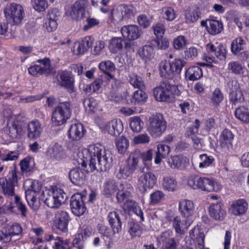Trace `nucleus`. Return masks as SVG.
Masks as SVG:
<instances>
[{"mask_svg":"<svg viewBox=\"0 0 249 249\" xmlns=\"http://www.w3.org/2000/svg\"><path fill=\"white\" fill-rule=\"evenodd\" d=\"M177 86L168 82H164L153 90V95L156 100L160 102H172L175 99V95L178 94Z\"/></svg>","mask_w":249,"mask_h":249,"instance_id":"obj_1","label":"nucleus"},{"mask_svg":"<svg viewBox=\"0 0 249 249\" xmlns=\"http://www.w3.org/2000/svg\"><path fill=\"white\" fill-rule=\"evenodd\" d=\"M42 199L50 208H58L67 199L68 196L63 190L59 188L52 190H46L42 192Z\"/></svg>","mask_w":249,"mask_h":249,"instance_id":"obj_2","label":"nucleus"},{"mask_svg":"<svg viewBox=\"0 0 249 249\" xmlns=\"http://www.w3.org/2000/svg\"><path fill=\"white\" fill-rule=\"evenodd\" d=\"M4 14L7 22L12 25H18L24 18V11L20 4L12 3L4 9Z\"/></svg>","mask_w":249,"mask_h":249,"instance_id":"obj_3","label":"nucleus"},{"mask_svg":"<svg viewBox=\"0 0 249 249\" xmlns=\"http://www.w3.org/2000/svg\"><path fill=\"white\" fill-rule=\"evenodd\" d=\"M147 130L153 138L160 136L166 129V122L161 114H156L149 117Z\"/></svg>","mask_w":249,"mask_h":249,"instance_id":"obj_4","label":"nucleus"},{"mask_svg":"<svg viewBox=\"0 0 249 249\" xmlns=\"http://www.w3.org/2000/svg\"><path fill=\"white\" fill-rule=\"evenodd\" d=\"M70 104L65 102L60 103L53 110L52 121L54 125L58 126L64 124L71 115Z\"/></svg>","mask_w":249,"mask_h":249,"instance_id":"obj_5","label":"nucleus"},{"mask_svg":"<svg viewBox=\"0 0 249 249\" xmlns=\"http://www.w3.org/2000/svg\"><path fill=\"white\" fill-rule=\"evenodd\" d=\"M26 183L30 185V188L26 191V198L34 210H36L39 207L40 202L37 198L42 188L41 184L37 180L28 179Z\"/></svg>","mask_w":249,"mask_h":249,"instance_id":"obj_6","label":"nucleus"},{"mask_svg":"<svg viewBox=\"0 0 249 249\" xmlns=\"http://www.w3.org/2000/svg\"><path fill=\"white\" fill-rule=\"evenodd\" d=\"M88 5L87 0H78L68 9L66 15L73 20L80 21L84 18Z\"/></svg>","mask_w":249,"mask_h":249,"instance_id":"obj_7","label":"nucleus"},{"mask_svg":"<svg viewBox=\"0 0 249 249\" xmlns=\"http://www.w3.org/2000/svg\"><path fill=\"white\" fill-rule=\"evenodd\" d=\"M102 152V155L96 160L89 163L91 172L95 170L100 172L106 171L110 167L112 160L110 152L108 150Z\"/></svg>","mask_w":249,"mask_h":249,"instance_id":"obj_8","label":"nucleus"},{"mask_svg":"<svg viewBox=\"0 0 249 249\" xmlns=\"http://www.w3.org/2000/svg\"><path fill=\"white\" fill-rule=\"evenodd\" d=\"M106 150L104 146L100 144H91L89 146L87 149H84L82 151L83 155V166H86L87 162H92L101 156L103 152H105Z\"/></svg>","mask_w":249,"mask_h":249,"instance_id":"obj_9","label":"nucleus"},{"mask_svg":"<svg viewBox=\"0 0 249 249\" xmlns=\"http://www.w3.org/2000/svg\"><path fill=\"white\" fill-rule=\"evenodd\" d=\"M157 178L151 172L142 174L138 179V187L139 189L145 192L147 189L152 188L156 183Z\"/></svg>","mask_w":249,"mask_h":249,"instance_id":"obj_10","label":"nucleus"},{"mask_svg":"<svg viewBox=\"0 0 249 249\" xmlns=\"http://www.w3.org/2000/svg\"><path fill=\"white\" fill-rule=\"evenodd\" d=\"M70 206L72 213L77 216L83 215L87 210L82 196L78 194L72 196Z\"/></svg>","mask_w":249,"mask_h":249,"instance_id":"obj_11","label":"nucleus"},{"mask_svg":"<svg viewBox=\"0 0 249 249\" xmlns=\"http://www.w3.org/2000/svg\"><path fill=\"white\" fill-rule=\"evenodd\" d=\"M227 89L230 93V100L234 104H236L238 101H243V94L236 80L230 81L228 83Z\"/></svg>","mask_w":249,"mask_h":249,"instance_id":"obj_12","label":"nucleus"},{"mask_svg":"<svg viewBox=\"0 0 249 249\" xmlns=\"http://www.w3.org/2000/svg\"><path fill=\"white\" fill-rule=\"evenodd\" d=\"M101 128L104 133H107L112 136L119 135L123 130V125L121 120L113 119L106 122Z\"/></svg>","mask_w":249,"mask_h":249,"instance_id":"obj_13","label":"nucleus"},{"mask_svg":"<svg viewBox=\"0 0 249 249\" xmlns=\"http://www.w3.org/2000/svg\"><path fill=\"white\" fill-rule=\"evenodd\" d=\"M133 8L124 4L120 5L111 12L112 19L117 22L122 21L124 17H130L133 15Z\"/></svg>","mask_w":249,"mask_h":249,"instance_id":"obj_14","label":"nucleus"},{"mask_svg":"<svg viewBox=\"0 0 249 249\" xmlns=\"http://www.w3.org/2000/svg\"><path fill=\"white\" fill-rule=\"evenodd\" d=\"M93 42L91 37L87 36L80 41L75 42L72 50L73 53L77 55L84 54L91 46Z\"/></svg>","mask_w":249,"mask_h":249,"instance_id":"obj_15","label":"nucleus"},{"mask_svg":"<svg viewBox=\"0 0 249 249\" xmlns=\"http://www.w3.org/2000/svg\"><path fill=\"white\" fill-rule=\"evenodd\" d=\"M199 189L203 191L211 192L213 191L218 192L221 189V186L213 179L208 178L200 177L198 182Z\"/></svg>","mask_w":249,"mask_h":249,"instance_id":"obj_16","label":"nucleus"},{"mask_svg":"<svg viewBox=\"0 0 249 249\" xmlns=\"http://www.w3.org/2000/svg\"><path fill=\"white\" fill-rule=\"evenodd\" d=\"M69 221L68 213L62 211L57 212L54 226L56 229L62 232L68 231V224Z\"/></svg>","mask_w":249,"mask_h":249,"instance_id":"obj_17","label":"nucleus"},{"mask_svg":"<svg viewBox=\"0 0 249 249\" xmlns=\"http://www.w3.org/2000/svg\"><path fill=\"white\" fill-rule=\"evenodd\" d=\"M73 79L67 71H61L57 76V84L61 87H65L70 90L73 91Z\"/></svg>","mask_w":249,"mask_h":249,"instance_id":"obj_18","label":"nucleus"},{"mask_svg":"<svg viewBox=\"0 0 249 249\" xmlns=\"http://www.w3.org/2000/svg\"><path fill=\"white\" fill-rule=\"evenodd\" d=\"M178 210L184 218H189L194 212L195 207L193 202L191 200L183 199L178 203Z\"/></svg>","mask_w":249,"mask_h":249,"instance_id":"obj_19","label":"nucleus"},{"mask_svg":"<svg viewBox=\"0 0 249 249\" xmlns=\"http://www.w3.org/2000/svg\"><path fill=\"white\" fill-rule=\"evenodd\" d=\"M121 33L124 38L129 40H135L138 38L141 34V31L136 25H130L124 26L121 30Z\"/></svg>","mask_w":249,"mask_h":249,"instance_id":"obj_20","label":"nucleus"},{"mask_svg":"<svg viewBox=\"0 0 249 249\" xmlns=\"http://www.w3.org/2000/svg\"><path fill=\"white\" fill-rule=\"evenodd\" d=\"M209 213L214 219L217 220H223L226 215V212L223 208L221 203H213L209 207Z\"/></svg>","mask_w":249,"mask_h":249,"instance_id":"obj_21","label":"nucleus"},{"mask_svg":"<svg viewBox=\"0 0 249 249\" xmlns=\"http://www.w3.org/2000/svg\"><path fill=\"white\" fill-rule=\"evenodd\" d=\"M191 221L188 218H182L177 216L173 220V227L177 233L183 234L191 224Z\"/></svg>","mask_w":249,"mask_h":249,"instance_id":"obj_22","label":"nucleus"},{"mask_svg":"<svg viewBox=\"0 0 249 249\" xmlns=\"http://www.w3.org/2000/svg\"><path fill=\"white\" fill-rule=\"evenodd\" d=\"M168 163L172 169H184L189 163V160L185 156L176 155L171 157L168 160Z\"/></svg>","mask_w":249,"mask_h":249,"instance_id":"obj_23","label":"nucleus"},{"mask_svg":"<svg viewBox=\"0 0 249 249\" xmlns=\"http://www.w3.org/2000/svg\"><path fill=\"white\" fill-rule=\"evenodd\" d=\"M42 131L41 124L37 120L30 122L28 125V136L30 139H36L40 137Z\"/></svg>","mask_w":249,"mask_h":249,"instance_id":"obj_24","label":"nucleus"},{"mask_svg":"<svg viewBox=\"0 0 249 249\" xmlns=\"http://www.w3.org/2000/svg\"><path fill=\"white\" fill-rule=\"evenodd\" d=\"M69 136L72 141H78L84 135L83 126L81 123H75L71 124L69 128Z\"/></svg>","mask_w":249,"mask_h":249,"instance_id":"obj_25","label":"nucleus"},{"mask_svg":"<svg viewBox=\"0 0 249 249\" xmlns=\"http://www.w3.org/2000/svg\"><path fill=\"white\" fill-rule=\"evenodd\" d=\"M190 235L192 239L196 240L197 244L196 249H207L204 248V234L200 231L198 226L195 227L190 231Z\"/></svg>","mask_w":249,"mask_h":249,"instance_id":"obj_26","label":"nucleus"},{"mask_svg":"<svg viewBox=\"0 0 249 249\" xmlns=\"http://www.w3.org/2000/svg\"><path fill=\"white\" fill-rule=\"evenodd\" d=\"M248 207V205L246 201L239 199L231 204V211L234 215L240 216L245 213Z\"/></svg>","mask_w":249,"mask_h":249,"instance_id":"obj_27","label":"nucleus"},{"mask_svg":"<svg viewBox=\"0 0 249 249\" xmlns=\"http://www.w3.org/2000/svg\"><path fill=\"white\" fill-rule=\"evenodd\" d=\"M108 220L113 233H118L121 230V222L119 214L115 212L109 213Z\"/></svg>","mask_w":249,"mask_h":249,"instance_id":"obj_28","label":"nucleus"},{"mask_svg":"<svg viewBox=\"0 0 249 249\" xmlns=\"http://www.w3.org/2000/svg\"><path fill=\"white\" fill-rule=\"evenodd\" d=\"M37 62L40 64L39 66L40 68V75L48 76L55 72V70L51 65L50 60L48 58L38 59Z\"/></svg>","mask_w":249,"mask_h":249,"instance_id":"obj_29","label":"nucleus"},{"mask_svg":"<svg viewBox=\"0 0 249 249\" xmlns=\"http://www.w3.org/2000/svg\"><path fill=\"white\" fill-rule=\"evenodd\" d=\"M138 53L142 59L147 62L154 57L155 51L152 46L146 45L139 48Z\"/></svg>","mask_w":249,"mask_h":249,"instance_id":"obj_30","label":"nucleus"},{"mask_svg":"<svg viewBox=\"0 0 249 249\" xmlns=\"http://www.w3.org/2000/svg\"><path fill=\"white\" fill-rule=\"evenodd\" d=\"M160 240L164 245L163 249H176L177 243L174 238H170L169 232H162L160 235Z\"/></svg>","mask_w":249,"mask_h":249,"instance_id":"obj_31","label":"nucleus"},{"mask_svg":"<svg viewBox=\"0 0 249 249\" xmlns=\"http://www.w3.org/2000/svg\"><path fill=\"white\" fill-rule=\"evenodd\" d=\"M5 230L7 234L9 235V242L12 237L16 236L17 239H19L22 236V228L18 223L13 224L8 228L5 229Z\"/></svg>","mask_w":249,"mask_h":249,"instance_id":"obj_32","label":"nucleus"},{"mask_svg":"<svg viewBox=\"0 0 249 249\" xmlns=\"http://www.w3.org/2000/svg\"><path fill=\"white\" fill-rule=\"evenodd\" d=\"M170 151V147L167 145L160 144L157 146V151L156 153L155 162L159 164L161 159L167 157Z\"/></svg>","mask_w":249,"mask_h":249,"instance_id":"obj_33","label":"nucleus"},{"mask_svg":"<svg viewBox=\"0 0 249 249\" xmlns=\"http://www.w3.org/2000/svg\"><path fill=\"white\" fill-rule=\"evenodd\" d=\"M117 190L118 186L114 180H108L104 183L103 186V193L107 197L111 196Z\"/></svg>","mask_w":249,"mask_h":249,"instance_id":"obj_34","label":"nucleus"},{"mask_svg":"<svg viewBox=\"0 0 249 249\" xmlns=\"http://www.w3.org/2000/svg\"><path fill=\"white\" fill-rule=\"evenodd\" d=\"M223 30L222 23L215 19H208L207 31L212 35L219 34Z\"/></svg>","mask_w":249,"mask_h":249,"instance_id":"obj_35","label":"nucleus"},{"mask_svg":"<svg viewBox=\"0 0 249 249\" xmlns=\"http://www.w3.org/2000/svg\"><path fill=\"white\" fill-rule=\"evenodd\" d=\"M124 44V39L123 38L113 37L110 40L109 49L111 53H116L123 49Z\"/></svg>","mask_w":249,"mask_h":249,"instance_id":"obj_36","label":"nucleus"},{"mask_svg":"<svg viewBox=\"0 0 249 249\" xmlns=\"http://www.w3.org/2000/svg\"><path fill=\"white\" fill-rule=\"evenodd\" d=\"M185 75L186 77L189 80H196L202 76V71L198 66H192L188 69L186 71Z\"/></svg>","mask_w":249,"mask_h":249,"instance_id":"obj_37","label":"nucleus"},{"mask_svg":"<svg viewBox=\"0 0 249 249\" xmlns=\"http://www.w3.org/2000/svg\"><path fill=\"white\" fill-rule=\"evenodd\" d=\"M144 89H139L135 91L132 96L131 103L136 104H143L147 100V95L143 91Z\"/></svg>","mask_w":249,"mask_h":249,"instance_id":"obj_38","label":"nucleus"},{"mask_svg":"<svg viewBox=\"0 0 249 249\" xmlns=\"http://www.w3.org/2000/svg\"><path fill=\"white\" fill-rule=\"evenodd\" d=\"M19 165L23 174L30 172L33 170L35 165L34 159L32 157H27L20 161Z\"/></svg>","mask_w":249,"mask_h":249,"instance_id":"obj_39","label":"nucleus"},{"mask_svg":"<svg viewBox=\"0 0 249 249\" xmlns=\"http://www.w3.org/2000/svg\"><path fill=\"white\" fill-rule=\"evenodd\" d=\"M160 74L161 76L166 78H172L173 75V71L171 70L170 62L166 60H163L159 64Z\"/></svg>","mask_w":249,"mask_h":249,"instance_id":"obj_40","label":"nucleus"},{"mask_svg":"<svg viewBox=\"0 0 249 249\" xmlns=\"http://www.w3.org/2000/svg\"><path fill=\"white\" fill-rule=\"evenodd\" d=\"M84 175L79 168L71 169L69 173V178L71 181L75 184H79L83 180Z\"/></svg>","mask_w":249,"mask_h":249,"instance_id":"obj_41","label":"nucleus"},{"mask_svg":"<svg viewBox=\"0 0 249 249\" xmlns=\"http://www.w3.org/2000/svg\"><path fill=\"white\" fill-rule=\"evenodd\" d=\"M7 126L8 128L7 132L9 136L12 138H16L18 132L21 130L20 126L18 125L14 119L12 118L8 120Z\"/></svg>","mask_w":249,"mask_h":249,"instance_id":"obj_42","label":"nucleus"},{"mask_svg":"<svg viewBox=\"0 0 249 249\" xmlns=\"http://www.w3.org/2000/svg\"><path fill=\"white\" fill-rule=\"evenodd\" d=\"M234 114L238 120L245 123L249 122V110L247 108L240 107L235 109Z\"/></svg>","mask_w":249,"mask_h":249,"instance_id":"obj_43","label":"nucleus"},{"mask_svg":"<svg viewBox=\"0 0 249 249\" xmlns=\"http://www.w3.org/2000/svg\"><path fill=\"white\" fill-rule=\"evenodd\" d=\"M140 155V151L139 150H135L130 154L129 158L126 160V164L134 171L138 166Z\"/></svg>","mask_w":249,"mask_h":249,"instance_id":"obj_44","label":"nucleus"},{"mask_svg":"<svg viewBox=\"0 0 249 249\" xmlns=\"http://www.w3.org/2000/svg\"><path fill=\"white\" fill-rule=\"evenodd\" d=\"M5 181H7L6 178H0V184L2 188L4 195L7 197L15 196L14 186L15 185L6 183Z\"/></svg>","mask_w":249,"mask_h":249,"instance_id":"obj_45","label":"nucleus"},{"mask_svg":"<svg viewBox=\"0 0 249 249\" xmlns=\"http://www.w3.org/2000/svg\"><path fill=\"white\" fill-rule=\"evenodd\" d=\"M177 182L173 178L165 176L162 179V186L164 190L168 191H174L177 187Z\"/></svg>","mask_w":249,"mask_h":249,"instance_id":"obj_46","label":"nucleus"},{"mask_svg":"<svg viewBox=\"0 0 249 249\" xmlns=\"http://www.w3.org/2000/svg\"><path fill=\"white\" fill-rule=\"evenodd\" d=\"M116 145L120 154H124L128 148L129 143L128 139L122 136L116 140Z\"/></svg>","mask_w":249,"mask_h":249,"instance_id":"obj_47","label":"nucleus"},{"mask_svg":"<svg viewBox=\"0 0 249 249\" xmlns=\"http://www.w3.org/2000/svg\"><path fill=\"white\" fill-rule=\"evenodd\" d=\"M130 84L134 88L138 89H145L144 83L141 77L134 73L129 76Z\"/></svg>","mask_w":249,"mask_h":249,"instance_id":"obj_48","label":"nucleus"},{"mask_svg":"<svg viewBox=\"0 0 249 249\" xmlns=\"http://www.w3.org/2000/svg\"><path fill=\"white\" fill-rule=\"evenodd\" d=\"M245 41L240 37L233 40L231 44V51L235 55L241 50H243V46L245 45Z\"/></svg>","mask_w":249,"mask_h":249,"instance_id":"obj_49","label":"nucleus"},{"mask_svg":"<svg viewBox=\"0 0 249 249\" xmlns=\"http://www.w3.org/2000/svg\"><path fill=\"white\" fill-rule=\"evenodd\" d=\"M83 104L85 109L89 112H95L97 107L98 102L93 98L90 97L85 99L83 101Z\"/></svg>","mask_w":249,"mask_h":249,"instance_id":"obj_50","label":"nucleus"},{"mask_svg":"<svg viewBox=\"0 0 249 249\" xmlns=\"http://www.w3.org/2000/svg\"><path fill=\"white\" fill-rule=\"evenodd\" d=\"M45 24L46 29L49 32H52L56 29L57 23L53 12L49 13Z\"/></svg>","mask_w":249,"mask_h":249,"instance_id":"obj_51","label":"nucleus"},{"mask_svg":"<svg viewBox=\"0 0 249 249\" xmlns=\"http://www.w3.org/2000/svg\"><path fill=\"white\" fill-rule=\"evenodd\" d=\"M143 124V122L139 117L130 118L129 125L134 132H140L142 128Z\"/></svg>","mask_w":249,"mask_h":249,"instance_id":"obj_52","label":"nucleus"},{"mask_svg":"<svg viewBox=\"0 0 249 249\" xmlns=\"http://www.w3.org/2000/svg\"><path fill=\"white\" fill-rule=\"evenodd\" d=\"M187 39L183 36H179L176 37L173 41V46L177 50H182L187 45Z\"/></svg>","mask_w":249,"mask_h":249,"instance_id":"obj_53","label":"nucleus"},{"mask_svg":"<svg viewBox=\"0 0 249 249\" xmlns=\"http://www.w3.org/2000/svg\"><path fill=\"white\" fill-rule=\"evenodd\" d=\"M228 69L235 74H242L244 73V68L238 62L232 61L229 63Z\"/></svg>","mask_w":249,"mask_h":249,"instance_id":"obj_54","label":"nucleus"},{"mask_svg":"<svg viewBox=\"0 0 249 249\" xmlns=\"http://www.w3.org/2000/svg\"><path fill=\"white\" fill-rule=\"evenodd\" d=\"M171 70L173 71V75L180 73L182 67L185 65V62L180 59H175L170 62Z\"/></svg>","mask_w":249,"mask_h":249,"instance_id":"obj_55","label":"nucleus"},{"mask_svg":"<svg viewBox=\"0 0 249 249\" xmlns=\"http://www.w3.org/2000/svg\"><path fill=\"white\" fill-rule=\"evenodd\" d=\"M49 152L52 158L59 159L63 152V148L61 145L56 143L50 149Z\"/></svg>","mask_w":249,"mask_h":249,"instance_id":"obj_56","label":"nucleus"},{"mask_svg":"<svg viewBox=\"0 0 249 249\" xmlns=\"http://www.w3.org/2000/svg\"><path fill=\"white\" fill-rule=\"evenodd\" d=\"M31 2L33 8L37 12L44 11L48 7V2L45 0H32Z\"/></svg>","mask_w":249,"mask_h":249,"instance_id":"obj_57","label":"nucleus"},{"mask_svg":"<svg viewBox=\"0 0 249 249\" xmlns=\"http://www.w3.org/2000/svg\"><path fill=\"white\" fill-rule=\"evenodd\" d=\"M234 135L232 132L228 129H224L223 131L221 136V142L232 146V141L233 139Z\"/></svg>","mask_w":249,"mask_h":249,"instance_id":"obj_58","label":"nucleus"},{"mask_svg":"<svg viewBox=\"0 0 249 249\" xmlns=\"http://www.w3.org/2000/svg\"><path fill=\"white\" fill-rule=\"evenodd\" d=\"M99 68L104 73L111 72L115 70V67L113 63L109 60L102 62L99 65Z\"/></svg>","mask_w":249,"mask_h":249,"instance_id":"obj_59","label":"nucleus"},{"mask_svg":"<svg viewBox=\"0 0 249 249\" xmlns=\"http://www.w3.org/2000/svg\"><path fill=\"white\" fill-rule=\"evenodd\" d=\"M223 95L219 89H216L213 92L211 97V101L214 106L218 105L223 100Z\"/></svg>","mask_w":249,"mask_h":249,"instance_id":"obj_60","label":"nucleus"},{"mask_svg":"<svg viewBox=\"0 0 249 249\" xmlns=\"http://www.w3.org/2000/svg\"><path fill=\"white\" fill-rule=\"evenodd\" d=\"M164 196L165 195L162 191L159 190L156 191L150 195V203L151 204H157L163 199Z\"/></svg>","mask_w":249,"mask_h":249,"instance_id":"obj_61","label":"nucleus"},{"mask_svg":"<svg viewBox=\"0 0 249 249\" xmlns=\"http://www.w3.org/2000/svg\"><path fill=\"white\" fill-rule=\"evenodd\" d=\"M185 16L187 22H196L200 17L199 10L198 8H196L192 13H187Z\"/></svg>","mask_w":249,"mask_h":249,"instance_id":"obj_62","label":"nucleus"},{"mask_svg":"<svg viewBox=\"0 0 249 249\" xmlns=\"http://www.w3.org/2000/svg\"><path fill=\"white\" fill-rule=\"evenodd\" d=\"M150 137L146 133L139 134L133 138V141L136 144L147 143L150 142Z\"/></svg>","mask_w":249,"mask_h":249,"instance_id":"obj_63","label":"nucleus"},{"mask_svg":"<svg viewBox=\"0 0 249 249\" xmlns=\"http://www.w3.org/2000/svg\"><path fill=\"white\" fill-rule=\"evenodd\" d=\"M164 18L168 20L172 21L176 18V13L174 9L171 7H165L162 9Z\"/></svg>","mask_w":249,"mask_h":249,"instance_id":"obj_64","label":"nucleus"}]
</instances>
